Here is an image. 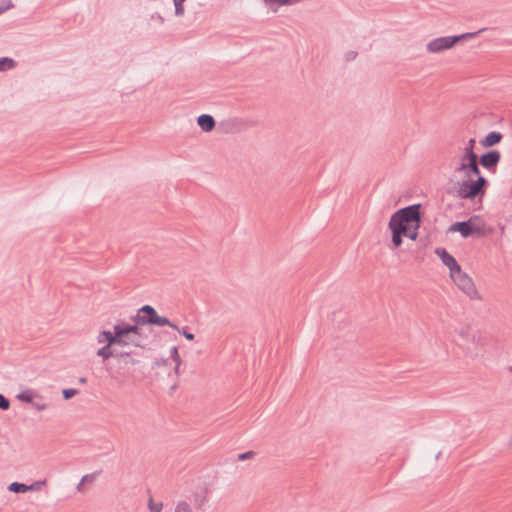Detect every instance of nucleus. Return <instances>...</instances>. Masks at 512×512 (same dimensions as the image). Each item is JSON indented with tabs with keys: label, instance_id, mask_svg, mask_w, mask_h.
<instances>
[{
	"label": "nucleus",
	"instance_id": "33",
	"mask_svg": "<svg viewBox=\"0 0 512 512\" xmlns=\"http://www.w3.org/2000/svg\"><path fill=\"white\" fill-rule=\"evenodd\" d=\"M10 407V401L4 395L0 394V409L8 410Z\"/></svg>",
	"mask_w": 512,
	"mask_h": 512
},
{
	"label": "nucleus",
	"instance_id": "22",
	"mask_svg": "<svg viewBox=\"0 0 512 512\" xmlns=\"http://www.w3.org/2000/svg\"><path fill=\"white\" fill-rule=\"evenodd\" d=\"M173 512H194V511L188 502L179 501L175 505Z\"/></svg>",
	"mask_w": 512,
	"mask_h": 512
},
{
	"label": "nucleus",
	"instance_id": "11",
	"mask_svg": "<svg viewBox=\"0 0 512 512\" xmlns=\"http://www.w3.org/2000/svg\"><path fill=\"white\" fill-rule=\"evenodd\" d=\"M197 123L200 126V128L205 132H210L215 127L214 118L208 114L200 115L197 119Z\"/></svg>",
	"mask_w": 512,
	"mask_h": 512
},
{
	"label": "nucleus",
	"instance_id": "9",
	"mask_svg": "<svg viewBox=\"0 0 512 512\" xmlns=\"http://www.w3.org/2000/svg\"><path fill=\"white\" fill-rule=\"evenodd\" d=\"M436 253L441 258L442 262L449 268L450 276L461 270L456 259L450 255L445 249H437Z\"/></svg>",
	"mask_w": 512,
	"mask_h": 512
},
{
	"label": "nucleus",
	"instance_id": "38",
	"mask_svg": "<svg viewBox=\"0 0 512 512\" xmlns=\"http://www.w3.org/2000/svg\"><path fill=\"white\" fill-rule=\"evenodd\" d=\"M85 483L82 482V480L79 482V484L77 485L76 489L78 492L80 493H84L85 492Z\"/></svg>",
	"mask_w": 512,
	"mask_h": 512
},
{
	"label": "nucleus",
	"instance_id": "13",
	"mask_svg": "<svg viewBox=\"0 0 512 512\" xmlns=\"http://www.w3.org/2000/svg\"><path fill=\"white\" fill-rule=\"evenodd\" d=\"M479 160L478 157L473 160V162H470L469 166L466 168V170H462L461 173H463L467 180L473 179V177H479L480 175V169H479Z\"/></svg>",
	"mask_w": 512,
	"mask_h": 512
},
{
	"label": "nucleus",
	"instance_id": "6",
	"mask_svg": "<svg viewBox=\"0 0 512 512\" xmlns=\"http://www.w3.org/2000/svg\"><path fill=\"white\" fill-rule=\"evenodd\" d=\"M451 278L455 285L471 300L481 299L473 280L462 270L451 275Z\"/></svg>",
	"mask_w": 512,
	"mask_h": 512
},
{
	"label": "nucleus",
	"instance_id": "1",
	"mask_svg": "<svg viewBox=\"0 0 512 512\" xmlns=\"http://www.w3.org/2000/svg\"><path fill=\"white\" fill-rule=\"evenodd\" d=\"M420 225V205H411L395 212L389 221L393 246L398 248L403 242V236L416 240Z\"/></svg>",
	"mask_w": 512,
	"mask_h": 512
},
{
	"label": "nucleus",
	"instance_id": "20",
	"mask_svg": "<svg viewBox=\"0 0 512 512\" xmlns=\"http://www.w3.org/2000/svg\"><path fill=\"white\" fill-rule=\"evenodd\" d=\"M8 490L14 493L28 492V485L19 482H13L8 486Z\"/></svg>",
	"mask_w": 512,
	"mask_h": 512
},
{
	"label": "nucleus",
	"instance_id": "7",
	"mask_svg": "<svg viewBox=\"0 0 512 512\" xmlns=\"http://www.w3.org/2000/svg\"><path fill=\"white\" fill-rule=\"evenodd\" d=\"M500 158L501 155L497 150H491L483 154L480 158L478 157V160L484 168L495 171Z\"/></svg>",
	"mask_w": 512,
	"mask_h": 512
},
{
	"label": "nucleus",
	"instance_id": "39",
	"mask_svg": "<svg viewBox=\"0 0 512 512\" xmlns=\"http://www.w3.org/2000/svg\"><path fill=\"white\" fill-rule=\"evenodd\" d=\"M180 367H181V364H176V365H175L174 373H175L177 376H179V375L181 374Z\"/></svg>",
	"mask_w": 512,
	"mask_h": 512
},
{
	"label": "nucleus",
	"instance_id": "29",
	"mask_svg": "<svg viewBox=\"0 0 512 512\" xmlns=\"http://www.w3.org/2000/svg\"><path fill=\"white\" fill-rule=\"evenodd\" d=\"M98 475H99V472H94V473H91V474H86V475H84V476L82 477V479H81V480H82V482H84L85 484H86V483L92 484V483L96 480V478H97V476H98Z\"/></svg>",
	"mask_w": 512,
	"mask_h": 512
},
{
	"label": "nucleus",
	"instance_id": "18",
	"mask_svg": "<svg viewBox=\"0 0 512 512\" xmlns=\"http://www.w3.org/2000/svg\"><path fill=\"white\" fill-rule=\"evenodd\" d=\"M472 333L473 329L469 325H462L457 330V334L465 343H468V341H470Z\"/></svg>",
	"mask_w": 512,
	"mask_h": 512
},
{
	"label": "nucleus",
	"instance_id": "34",
	"mask_svg": "<svg viewBox=\"0 0 512 512\" xmlns=\"http://www.w3.org/2000/svg\"><path fill=\"white\" fill-rule=\"evenodd\" d=\"M254 456H255L254 451H248V452L239 454L238 459L241 461H244V460L252 459Z\"/></svg>",
	"mask_w": 512,
	"mask_h": 512
},
{
	"label": "nucleus",
	"instance_id": "25",
	"mask_svg": "<svg viewBox=\"0 0 512 512\" xmlns=\"http://www.w3.org/2000/svg\"><path fill=\"white\" fill-rule=\"evenodd\" d=\"M173 3H174V6H175V15L178 16V17L183 16L184 13H185L184 2H182V1H173Z\"/></svg>",
	"mask_w": 512,
	"mask_h": 512
},
{
	"label": "nucleus",
	"instance_id": "23",
	"mask_svg": "<svg viewBox=\"0 0 512 512\" xmlns=\"http://www.w3.org/2000/svg\"><path fill=\"white\" fill-rule=\"evenodd\" d=\"M148 509L150 512H161L163 509V503H155L153 497L150 496L148 500Z\"/></svg>",
	"mask_w": 512,
	"mask_h": 512
},
{
	"label": "nucleus",
	"instance_id": "31",
	"mask_svg": "<svg viewBox=\"0 0 512 512\" xmlns=\"http://www.w3.org/2000/svg\"><path fill=\"white\" fill-rule=\"evenodd\" d=\"M62 394H63L64 399L69 400V399H71L72 397H74L75 395L78 394V390H76V389H64L62 391Z\"/></svg>",
	"mask_w": 512,
	"mask_h": 512
},
{
	"label": "nucleus",
	"instance_id": "21",
	"mask_svg": "<svg viewBox=\"0 0 512 512\" xmlns=\"http://www.w3.org/2000/svg\"><path fill=\"white\" fill-rule=\"evenodd\" d=\"M16 66V62L8 57L0 58V72L12 69Z\"/></svg>",
	"mask_w": 512,
	"mask_h": 512
},
{
	"label": "nucleus",
	"instance_id": "19",
	"mask_svg": "<svg viewBox=\"0 0 512 512\" xmlns=\"http://www.w3.org/2000/svg\"><path fill=\"white\" fill-rule=\"evenodd\" d=\"M301 0H264L266 5L269 7H272L273 5L276 6H289L294 5L296 3H299Z\"/></svg>",
	"mask_w": 512,
	"mask_h": 512
},
{
	"label": "nucleus",
	"instance_id": "36",
	"mask_svg": "<svg viewBox=\"0 0 512 512\" xmlns=\"http://www.w3.org/2000/svg\"><path fill=\"white\" fill-rule=\"evenodd\" d=\"M118 357L122 358L124 360L125 363H130V364H134L135 363V360L130 358V355L128 353H120L118 355Z\"/></svg>",
	"mask_w": 512,
	"mask_h": 512
},
{
	"label": "nucleus",
	"instance_id": "24",
	"mask_svg": "<svg viewBox=\"0 0 512 512\" xmlns=\"http://www.w3.org/2000/svg\"><path fill=\"white\" fill-rule=\"evenodd\" d=\"M468 343L474 344L476 346L483 345L481 333L473 331L472 336L470 337V341H468Z\"/></svg>",
	"mask_w": 512,
	"mask_h": 512
},
{
	"label": "nucleus",
	"instance_id": "17",
	"mask_svg": "<svg viewBox=\"0 0 512 512\" xmlns=\"http://www.w3.org/2000/svg\"><path fill=\"white\" fill-rule=\"evenodd\" d=\"M114 345H104L97 350V356L101 357L103 361L110 359L111 357H118L119 354H115L113 347Z\"/></svg>",
	"mask_w": 512,
	"mask_h": 512
},
{
	"label": "nucleus",
	"instance_id": "3",
	"mask_svg": "<svg viewBox=\"0 0 512 512\" xmlns=\"http://www.w3.org/2000/svg\"><path fill=\"white\" fill-rule=\"evenodd\" d=\"M137 324H152L157 326H169L174 330H178V326L172 323L168 318L159 316L156 310L150 306H143L138 315L135 317Z\"/></svg>",
	"mask_w": 512,
	"mask_h": 512
},
{
	"label": "nucleus",
	"instance_id": "30",
	"mask_svg": "<svg viewBox=\"0 0 512 512\" xmlns=\"http://www.w3.org/2000/svg\"><path fill=\"white\" fill-rule=\"evenodd\" d=\"M179 333H181L187 340H194L195 335L187 330V327L179 328L177 330Z\"/></svg>",
	"mask_w": 512,
	"mask_h": 512
},
{
	"label": "nucleus",
	"instance_id": "8",
	"mask_svg": "<svg viewBox=\"0 0 512 512\" xmlns=\"http://www.w3.org/2000/svg\"><path fill=\"white\" fill-rule=\"evenodd\" d=\"M451 231L461 233L463 237H469L476 233H479L480 229L471 221L456 222L450 228Z\"/></svg>",
	"mask_w": 512,
	"mask_h": 512
},
{
	"label": "nucleus",
	"instance_id": "40",
	"mask_svg": "<svg viewBox=\"0 0 512 512\" xmlns=\"http://www.w3.org/2000/svg\"><path fill=\"white\" fill-rule=\"evenodd\" d=\"M80 381H81L82 383H84V382L86 381V379H85V378H82Z\"/></svg>",
	"mask_w": 512,
	"mask_h": 512
},
{
	"label": "nucleus",
	"instance_id": "28",
	"mask_svg": "<svg viewBox=\"0 0 512 512\" xmlns=\"http://www.w3.org/2000/svg\"><path fill=\"white\" fill-rule=\"evenodd\" d=\"M14 7L11 0L0 1V14Z\"/></svg>",
	"mask_w": 512,
	"mask_h": 512
},
{
	"label": "nucleus",
	"instance_id": "4",
	"mask_svg": "<svg viewBox=\"0 0 512 512\" xmlns=\"http://www.w3.org/2000/svg\"><path fill=\"white\" fill-rule=\"evenodd\" d=\"M488 181L479 176L476 180H464L459 188V194L464 199H475L478 196H483L486 191Z\"/></svg>",
	"mask_w": 512,
	"mask_h": 512
},
{
	"label": "nucleus",
	"instance_id": "2",
	"mask_svg": "<svg viewBox=\"0 0 512 512\" xmlns=\"http://www.w3.org/2000/svg\"><path fill=\"white\" fill-rule=\"evenodd\" d=\"M113 334L116 344L119 346H139L140 328L137 324L131 325L126 322H118L113 327Z\"/></svg>",
	"mask_w": 512,
	"mask_h": 512
},
{
	"label": "nucleus",
	"instance_id": "5",
	"mask_svg": "<svg viewBox=\"0 0 512 512\" xmlns=\"http://www.w3.org/2000/svg\"><path fill=\"white\" fill-rule=\"evenodd\" d=\"M477 33H464L458 36L439 37L427 44V50L431 53H440L452 48L460 40L473 38Z\"/></svg>",
	"mask_w": 512,
	"mask_h": 512
},
{
	"label": "nucleus",
	"instance_id": "16",
	"mask_svg": "<svg viewBox=\"0 0 512 512\" xmlns=\"http://www.w3.org/2000/svg\"><path fill=\"white\" fill-rule=\"evenodd\" d=\"M17 398L19 400H21L22 402H25V403H33L34 399H40L42 400V397L37 394L36 392H34L33 390H30V389H27L25 391H22L18 396Z\"/></svg>",
	"mask_w": 512,
	"mask_h": 512
},
{
	"label": "nucleus",
	"instance_id": "12",
	"mask_svg": "<svg viewBox=\"0 0 512 512\" xmlns=\"http://www.w3.org/2000/svg\"><path fill=\"white\" fill-rule=\"evenodd\" d=\"M479 160L478 157L473 160V162H470L469 166L466 168V170H462L461 173H463L467 180L473 179V177H479L480 175V169H479Z\"/></svg>",
	"mask_w": 512,
	"mask_h": 512
},
{
	"label": "nucleus",
	"instance_id": "32",
	"mask_svg": "<svg viewBox=\"0 0 512 512\" xmlns=\"http://www.w3.org/2000/svg\"><path fill=\"white\" fill-rule=\"evenodd\" d=\"M31 405L37 410V411H44L47 409L48 405L43 401H33Z\"/></svg>",
	"mask_w": 512,
	"mask_h": 512
},
{
	"label": "nucleus",
	"instance_id": "27",
	"mask_svg": "<svg viewBox=\"0 0 512 512\" xmlns=\"http://www.w3.org/2000/svg\"><path fill=\"white\" fill-rule=\"evenodd\" d=\"M170 357L175 362V364H182V360L179 355L178 348L176 346L171 348Z\"/></svg>",
	"mask_w": 512,
	"mask_h": 512
},
{
	"label": "nucleus",
	"instance_id": "15",
	"mask_svg": "<svg viewBox=\"0 0 512 512\" xmlns=\"http://www.w3.org/2000/svg\"><path fill=\"white\" fill-rule=\"evenodd\" d=\"M502 139V135L499 132H490L483 140L482 145L485 147H492L498 144Z\"/></svg>",
	"mask_w": 512,
	"mask_h": 512
},
{
	"label": "nucleus",
	"instance_id": "14",
	"mask_svg": "<svg viewBox=\"0 0 512 512\" xmlns=\"http://www.w3.org/2000/svg\"><path fill=\"white\" fill-rule=\"evenodd\" d=\"M97 342L99 344L105 343V345H117L113 332L109 330L101 331L97 336Z\"/></svg>",
	"mask_w": 512,
	"mask_h": 512
},
{
	"label": "nucleus",
	"instance_id": "10",
	"mask_svg": "<svg viewBox=\"0 0 512 512\" xmlns=\"http://www.w3.org/2000/svg\"><path fill=\"white\" fill-rule=\"evenodd\" d=\"M477 157L478 155L475 152L463 151L458 158L457 164L455 166V172L461 173L462 170H466L470 162H473V160H475Z\"/></svg>",
	"mask_w": 512,
	"mask_h": 512
},
{
	"label": "nucleus",
	"instance_id": "26",
	"mask_svg": "<svg viewBox=\"0 0 512 512\" xmlns=\"http://www.w3.org/2000/svg\"><path fill=\"white\" fill-rule=\"evenodd\" d=\"M46 485V480H39L28 485V491H40Z\"/></svg>",
	"mask_w": 512,
	"mask_h": 512
},
{
	"label": "nucleus",
	"instance_id": "37",
	"mask_svg": "<svg viewBox=\"0 0 512 512\" xmlns=\"http://www.w3.org/2000/svg\"><path fill=\"white\" fill-rule=\"evenodd\" d=\"M356 56H357V53H356V52H354V51H350V52H348V53L346 54V59H347L348 61H350V60L355 59V58H356Z\"/></svg>",
	"mask_w": 512,
	"mask_h": 512
},
{
	"label": "nucleus",
	"instance_id": "35",
	"mask_svg": "<svg viewBox=\"0 0 512 512\" xmlns=\"http://www.w3.org/2000/svg\"><path fill=\"white\" fill-rule=\"evenodd\" d=\"M475 139L471 138L469 139V141L467 142L466 146L464 147L463 151L465 152H474V147H475Z\"/></svg>",
	"mask_w": 512,
	"mask_h": 512
}]
</instances>
